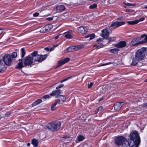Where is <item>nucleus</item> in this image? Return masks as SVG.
<instances>
[{"mask_svg": "<svg viewBox=\"0 0 147 147\" xmlns=\"http://www.w3.org/2000/svg\"><path fill=\"white\" fill-rule=\"evenodd\" d=\"M132 142H134L135 147H138L140 142V137L137 131H135L131 132L130 135L129 139Z\"/></svg>", "mask_w": 147, "mask_h": 147, "instance_id": "1", "label": "nucleus"}, {"mask_svg": "<svg viewBox=\"0 0 147 147\" xmlns=\"http://www.w3.org/2000/svg\"><path fill=\"white\" fill-rule=\"evenodd\" d=\"M61 123L58 121H53L49 123L47 125V128L52 131H57L60 128Z\"/></svg>", "mask_w": 147, "mask_h": 147, "instance_id": "2", "label": "nucleus"}, {"mask_svg": "<svg viewBox=\"0 0 147 147\" xmlns=\"http://www.w3.org/2000/svg\"><path fill=\"white\" fill-rule=\"evenodd\" d=\"M35 64L36 62H40L45 60L47 57V55H39L37 51H34L32 53Z\"/></svg>", "mask_w": 147, "mask_h": 147, "instance_id": "3", "label": "nucleus"}, {"mask_svg": "<svg viewBox=\"0 0 147 147\" xmlns=\"http://www.w3.org/2000/svg\"><path fill=\"white\" fill-rule=\"evenodd\" d=\"M146 49L144 48H142L139 49L136 52L135 57L136 58L140 61L143 59L145 56Z\"/></svg>", "mask_w": 147, "mask_h": 147, "instance_id": "4", "label": "nucleus"}, {"mask_svg": "<svg viewBox=\"0 0 147 147\" xmlns=\"http://www.w3.org/2000/svg\"><path fill=\"white\" fill-rule=\"evenodd\" d=\"M32 55H33L32 53L31 54L25 57L24 62L25 65H30L31 66L32 65H34L35 64L33 57Z\"/></svg>", "mask_w": 147, "mask_h": 147, "instance_id": "5", "label": "nucleus"}, {"mask_svg": "<svg viewBox=\"0 0 147 147\" xmlns=\"http://www.w3.org/2000/svg\"><path fill=\"white\" fill-rule=\"evenodd\" d=\"M3 60L4 63L7 65H9L12 62V59L11 55L7 54L3 57Z\"/></svg>", "mask_w": 147, "mask_h": 147, "instance_id": "6", "label": "nucleus"}, {"mask_svg": "<svg viewBox=\"0 0 147 147\" xmlns=\"http://www.w3.org/2000/svg\"><path fill=\"white\" fill-rule=\"evenodd\" d=\"M125 140V138L124 137L122 136H119L115 139V143L116 145L120 146L122 145Z\"/></svg>", "mask_w": 147, "mask_h": 147, "instance_id": "7", "label": "nucleus"}, {"mask_svg": "<svg viewBox=\"0 0 147 147\" xmlns=\"http://www.w3.org/2000/svg\"><path fill=\"white\" fill-rule=\"evenodd\" d=\"M134 142H132L129 140H125L124 142L122 144L123 147H132L134 145Z\"/></svg>", "mask_w": 147, "mask_h": 147, "instance_id": "8", "label": "nucleus"}, {"mask_svg": "<svg viewBox=\"0 0 147 147\" xmlns=\"http://www.w3.org/2000/svg\"><path fill=\"white\" fill-rule=\"evenodd\" d=\"M53 28V26L51 24H49L45 26L41 29L40 32L41 33H45L49 31Z\"/></svg>", "mask_w": 147, "mask_h": 147, "instance_id": "9", "label": "nucleus"}, {"mask_svg": "<svg viewBox=\"0 0 147 147\" xmlns=\"http://www.w3.org/2000/svg\"><path fill=\"white\" fill-rule=\"evenodd\" d=\"M125 24L123 21L115 22L112 23L110 27H112L113 28H116Z\"/></svg>", "mask_w": 147, "mask_h": 147, "instance_id": "10", "label": "nucleus"}, {"mask_svg": "<svg viewBox=\"0 0 147 147\" xmlns=\"http://www.w3.org/2000/svg\"><path fill=\"white\" fill-rule=\"evenodd\" d=\"M109 28H106L101 31L102 34L100 35L105 38H107L109 35V33L108 31Z\"/></svg>", "mask_w": 147, "mask_h": 147, "instance_id": "11", "label": "nucleus"}, {"mask_svg": "<svg viewBox=\"0 0 147 147\" xmlns=\"http://www.w3.org/2000/svg\"><path fill=\"white\" fill-rule=\"evenodd\" d=\"M69 60L70 59L69 58H67L59 60L57 62V67H58L64 64L65 63L68 62Z\"/></svg>", "mask_w": 147, "mask_h": 147, "instance_id": "12", "label": "nucleus"}, {"mask_svg": "<svg viewBox=\"0 0 147 147\" xmlns=\"http://www.w3.org/2000/svg\"><path fill=\"white\" fill-rule=\"evenodd\" d=\"M66 99L65 97L63 96L60 95L58 96L56 102L59 104H61L64 102Z\"/></svg>", "mask_w": 147, "mask_h": 147, "instance_id": "13", "label": "nucleus"}, {"mask_svg": "<svg viewBox=\"0 0 147 147\" xmlns=\"http://www.w3.org/2000/svg\"><path fill=\"white\" fill-rule=\"evenodd\" d=\"M79 32L82 34H85L87 32V29L86 27L83 26H80L78 29Z\"/></svg>", "mask_w": 147, "mask_h": 147, "instance_id": "14", "label": "nucleus"}, {"mask_svg": "<svg viewBox=\"0 0 147 147\" xmlns=\"http://www.w3.org/2000/svg\"><path fill=\"white\" fill-rule=\"evenodd\" d=\"M72 34V31L71 30L67 31L64 33L65 34V37L68 39H71L73 37Z\"/></svg>", "mask_w": 147, "mask_h": 147, "instance_id": "15", "label": "nucleus"}, {"mask_svg": "<svg viewBox=\"0 0 147 147\" xmlns=\"http://www.w3.org/2000/svg\"><path fill=\"white\" fill-rule=\"evenodd\" d=\"M84 45L73 46H72L73 51H76L80 50L84 48Z\"/></svg>", "mask_w": 147, "mask_h": 147, "instance_id": "16", "label": "nucleus"}, {"mask_svg": "<svg viewBox=\"0 0 147 147\" xmlns=\"http://www.w3.org/2000/svg\"><path fill=\"white\" fill-rule=\"evenodd\" d=\"M126 43L124 41H121L115 45V46L117 48H122L125 46Z\"/></svg>", "mask_w": 147, "mask_h": 147, "instance_id": "17", "label": "nucleus"}, {"mask_svg": "<svg viewBox=\"0 0 147 147\" xmlns=\"http://www.w3.org/2000/svg\"><path fill=\"white\" fill-rule=\"evenodd\" d=\"M56 10L57 12H61L65 9V7L63 5L58 6L56 8Z\"/></svg>", "mask_w": 147, "mask_h": 147, "instance_id": "18", "label": "nucleus"}, {"mask_svg": "<svg viewBox=\"0 0 147 147\" xmlns=\"http://www.w3.org/2000/svg\"><path fill=\"white\" fill-rule=\"evenodd\" d=\"M60 91L59 90H56L54 91H53L50 94L51 96H57L59 95L60 94Z\"/></svg>", "mask_w": 147, "mask_h": 147, "instance_id": "19", "label": "nucleus"}, {"mask_svg": "<svg viewBox=\"0 0 147 147\" xmlns=\"http://www.w3.org/2000/svg\"><path fill=\"white\" fill-rule=\"evenodd\" d=\"M123 103L117 102L114 105V108L115 110L116 111L119 110L122 107L121 104Z\"/></svg>", "mask_w": 147, "mask_h": 147, "instance_id": "20", "label": "nucleus"}, {"mask_svg": "<svg viewBox=\"0 0 147 147\" xmlns=\"http://www.w3.org/2000/svg\"><path fill=\"white\" fill-rule=\"evenodd\" d=\"M140 61L139 59L136 58V57L133 59L132 63L131 64V65L135 66L136 65L139 61Z\"/></svg>", "mask_w": 147, "mask_h": 147, "instance_id": "21", "label": "nucleus"}, {"mask_svg": "<svg viewBox=\"0 0 147 147\" xmlns=\"http://www.w3.org/2000/svg\"><path fill=\"white\" fill-rule=\"evenodd\" d=\"M19 62L18 64V65L16 67V68L20 69L24 67L23 65L22 60L19 59L18 60Z\"/></svg>", "mask_w": 147, "mask_h": 147, "instance_id": "22", "label": "nucleus"}, {"mask_svg": "<svg viewBox=\"0 0 147 147\" xmlns=\"http://www.w3.org/2000/svg\"><path fill=\"white\" fill-rule=\"evenodd\" d=\"M94 34H91L88 35L86 36L85 37L86 38H88V40H90L94 38Z\"/></svg>", "mask_w": 147, "mask_h": 147, "instance_id": "23", "label": "nucleus"}, {"mask_svg": "<svg viewBox=\"0 0 147 147\" xmlns=\"http://www.w3.org/2000/svg\"><path fill=\"white\" fill-rule=\"evenodd\" d=\"M32 143L35 147H37L38 144V140L36 139H33L32 140Z\"/></svg>", "mask_w": 147, "mask_h": 147, "instance_id": "24", "label": "nucleus"}, {"mask_svg": "<svg viewBox=\"0 0 147 147\" xmlns=\"http://www.w3.org/2000/svg\"><path fill=\"white\" fill-rule=\"evenodd\" d=\"M41 102L42 100L41 99H39L37 100L32 104V107L35 106L38 104H39Z\"/></svg>", "mask_w": 147, "mask_h": 147, "instance_id": "25", "label": "nucleus"}, {"mask_svg": "<svg viewBox=\"0 0 147 147\" xmlns=\"http://www.w3.org/2000/svg\"><path fill=\"white\" fill-rule=\"evenodd\" d=\"M127 23L130 25H134L138 23V21L135 20L133 21H128Z\"/></svg>", "mask_w": 147, "mask_h": 147, "instance_id": "26", "label": "nucleus"}, {"mask_svg": "<svg viewBox=\"0 0 147 147\" xmlns=\"http://www.w3.org/2000/svg\"><path fill=\"white\" fill-rule=\"evenodd\" d=\"M21 57L23 58L25 56L26 54V52L24 49V48H22L21 49Z\"/></svg>", "mask_w": 147, "mask_h": 147, "instance_id": "27", "label": "nucleus"}, {"mask_svg": "<svg viewBox=\"0 0 147 147\" xmlns=\"http://www.w3.org/2000/svg\"><path fill=\"white\" fill-rule=\"evenodd\" d=\"M77 138L79 141H81L83 140L85 138L83 136L80 135L78 136Z\"/></svg>", "mask_w": 147, "mask_h": 147, "instance_id": "28", "label": "nucleus"}, {"mask_svg": "<svg viewBox=\"0 0 147 147\" xmlns=\"http://www.w3.org/2000/svg\"><path fill=\"white\" fill-rule=\"evenodd\" d=\"M57 104V103L56 102H55L51 106V110L52 111H54L56 109V108L55 107V106Z\"/></svg>", "mask_w": 147, "mask_h": 147, "instance_id": "29", "label": "nucleus"}, {"mask_svg": "<svg viewBox=\"0 0 147 147\" xmlns=\"http://www.w3.org/2000/svg\"><path fill=\"white\" fill-rule=\"evenodd\" d=\"M109 0H103L102 1V3L105 5H108L109 2Z\"/></svg>", "mask_w": 147, "mask_h": 147, "instance_id": "30", "label": "nucleus"}, {"mask_svg": "<svg viewBox=\"0 0 147 147\" xmlns=\"http://www.w3.org/2000/svg\"><path fill=\"white\" fill-rule=\"evenodd\" d=\"M119 50V49L118 48H115L112 49L110 50V51L111 53H115L116 52L118 51Z\"/></svg>", "mask_w": 147, "mask_h": 147, "instance_id": "31", "label": "nucleus"}, {"mask_svg": "<svg viewBox=\"0 0 147 147\" xmlns=\"http://www.w3.org/2000/svg\"><path fill=\"white\" fill-rule=\"evenodd\" d=\"M66 51L68 53L73 52V51L72 46H70L67 48L66 49Z\"/></svg>", "mask_w": 147, "mask_h": 147, "instance_id": "32", "label": "nucleus"}, {"mask_svg": "<svg viewBox=\"0 0 147 147\" xmlns=\"http://www.w3.org/2000/svg\"><path fill=\"white\" fill-rule=\"evenodd\" d=\"M97 7V4H96L94 3L93 4V5H90L89 7L90 9H93Z\"/></svg>", "mask_w": 147, "mask_h": 147, "instance_id": "33", "label": "nucleus"}, {"mask_svg": "<svg viewBox=\"0 0 147 147\" xmlns=\"http://www.w3.org/2000/svg\"><path fill=\"white\" fill-rule=\"evenodd\" d=\"M12 58H15L17 56V53L16 52H14L11 55Z\"/></svg>", "mask_w": 147, "mask_h": 147, "instance_id": "34", "label": "nucleus"}, {"mask_svg": "<svg viewBox=\"0 0 147 147\" xmlns=\"http://www.w3.org/2000/svg\"><path fill=\"white\" fill-rule=\"evenodd\" d=\"M107 39L108 40L109 42H110L111 41H114L115 40V38H110V37H107Z\"/></svg>", "mask_w": 147, "mask_h": 147, "instance_id": "35", "label": "nucleus"}, {"mask_svg": "<svg viewBox=\"0 0 147 147\" xmlns=\"http://www.w3.org/2000/svg\"><path fill=\"white\" fill-rule=\"evenodd\" d=\"M123 3L125 5L128 6H135V4H133L129 3Z\"/></svg>", "mask_w": 147, "mask_h": 147, "instance_id": "36", "label": "nucleus"}, {"mask_svg": "<svg viewBox=\"0 0 147 147\" xmlns=\"http://www.w3.org/2000/svg\"><path fill=\"white\" fill-rule=\"evenodd\" d=\"M103 47L102 45H101V46L100 45H93V47H96L97 49H98L101 48L102 47Z\"/></svg>", "mask_w": 147, "mask_h": 147, "instance_id": "37", "label": "nucleus"}, {"mask_svg": "<svg viewBox=\"0 0 147 147\" xmlns=\"http://www.w3.org/2000/svg\"><path fill=\"white\" fill-rule=\"evenodd\" d=\"M49 95H46L42 97V99L43 100H45L47 98H49Z\"/></svg>", "mask_w": 147, "mask_h": 147, "instance_id": "38", "label": "nucleus"}, {"mask_svg": "<svg viewBox=\"0 0 147 147\" xmlns=\"http://www.w3.org/2000/svg\"><path fill=\"white\" fill-rule=\"evenodd\" d=\"M71 77H69L68 78H67L64 79V80H63L61 81L60 82V83H62L63 82H65L67 80H68V79L71 78Z\"/></svg>", "mask_w": 147, "mask_h": 147, "instance_id": "39", "label": "nucleus"}, {"mask_svg": "<svg viewBox=\"0 0 147 147\" xmlns=\"http://www.w3.org/2000/svg\"><path fill=\"white\" fill-rule=\"evenodd\" d=\"M145 19L144 18V17H142L140 18L138 20H137L138 21V23L140 21H143Z\"/></svg>", "mask_w": 147, "mask_h": 147, "instance_id": "40", "label": "nucleus"}, {"mask_svg": "<svg viewBox=\"0 0 147 147\" xmlns=\"http://www.w3.org/2000/svg\"><path fill=\"white\" fill-rule=\"evenodd\" d=\"M1 60H0V73L2 72L3 71V70L1 66H2L1 65Z\"/></svg>", "mask_w": 147, "mask_h": 147, "instance_id": "41", "label": "nucleus"}, {"mask_svg": "<svg viewBox=\"0 0 147 147\" xmlns=\"http://www.w3.org/2000/svg\"><path fill=\"white\" fill-rule=\"evenodd\" d=\"M103 40V38H99L97 40V42L98 43H100V42H101Z\"/></svg>", "mask_w": 147, "mask_h": 147, "instance_id": "42", "label": "nucleus"}, {"mask_svg": "<svg viewBox=\"0 0 147 147\" xmlns=\"http://www.w3.org/2000/svg\"><path fill=\"white\" fill-rule=\"evenodd\" d=\"M93 83L92 82H91L90 84H88V88H90L93 85Z\"/></svg>", "mask_w": 147, "mask_h": 147, "instance_id": "43", "label": "nucleus"}, {"mask_svg": "<svg viewBox=\"0 0 147 147\" xmlns=\"http://www.w3.org/2000/svg\"><path fill=\"white\" fill-rule=\"evenodd\" d=\"M64 86V85L63 84H61L59 85L58 86L56 87V89H58L63 87Z\"/></svg>", "mask_w": 147, "mask_h": 147, "instance_id": "44", "label": "nucleus"}, {"mask_svg": "<svg viewBox=\"0 0 147 147\" xmlns=\"http://www.w3.org/2000/svg\"><path fill=\"white\" fill-rule=\"evenodd\" d=\"M53 17H49L46 18V19L49 21H51L53 20Z\"/></svg>", "mask_w": 147, "mask_h": 147, "instance_id": "45", "label": "nucleus"}, {"mask_svg": "<svg viewBox=\"0 0 147 147\" xmlns=\"http://www.w3.org/2000/svg\"><path fill=\"white\" fill-rule=\"evenodd\" d=\"M39 15V13H38L36 12L34 13L33 15L34 17H37Z\"/></svg>", "mask_w": 147, "mask_h": 147, "instance_id": "46", "label": "nucleus"}, {"mask_svg": "<svg viewBox=\"0 0 147 147\" xmlns=\"http://www.w3.org/2000/svg\"><path fill=\"white\" fill-rule=\"evenodd\" d=\"M102 107H99L97 109V111L96 113H97L99 111H100L102 109Z\"/></svg>", "mask_w": 147, "mask_h": 147, "instance_id": "47", "label": "nucleus"}, {"mask_svg": "<svg viewBox=\"0 0 147 147\" xmlns=\"http://www.w3.org/2000/svg\"><path fill=\"white\" fill-rule=\"evenodd\" d=\"M142 106L144 107H147V103L143 104L142 105Z\"/></svg>", "mask_w": 147, "mask_h": 147, "instance_id": "48", "label": "nucleus"}, {"mask_svg": "<svg viewBox=\"0 0 147 147\" xmlns=\"http://www.w3.org/2000/svg\"><path fill=\"white\" fill-rule=\"evenodd\" d=\"M111 63H104V64H102L101 65H100L101 66H105V65H109V64H111Z\"/></svg>", "mask_w": 147, "mask_h": 147, "instance_id": "49", "label": "nucleus"}, {"mask_svg": "<svg viewBox=\"0 0 147 147\" xmlns=\"http://www.w3.org/2000/svg\"><path fill=\"white\" fill-rule=\"evenodd\" d=\"M61 34H59V35H58L56 36L54 38H55V39H57V38H58L59 37V36L60 35H61Z\"/></svg>", "mask_w": 147, "mask_h": 147, "instance_id": "50", "label": "nucleus"}, {"mask_svg": "<svg viewBox=\"0 0 147 147\" xmlns=\"http://www.w3.org/2000/svg\"><path fill=\"white\" fill-rule=\"evenodd\" d=\"M122 18H123L122 16H120L117 18V20H122Z\"/></svg>", "mask_w": 147, "mask_h": 147, "instance_id": "51", "label": "nucleus"}, {"mask_svg": "<svg viewBox=\"0 0 147 147\" xmlns=\"http://www.w3.org/2000/svg\"><path fill=\"white\" fill-rule=\"evenodd\" d=\"M10 114V113H7L5 114V117L8 116Z\"/></svg>", "mask_w": 147, "mask_h": 147, "instance_id": "52", "label": "nucleus"}, {"mask_svg": "<svg viewBox=\"0 0 147 147\" xmlns=\"http://www.w3.org/2000/svg\"><path fill=\"white\" fill-rule=\"evenodd\" d=\"M3 30L0 29V35L3 32Z\"/></svg>", "mask_w": 147, "mask_h": 147, "instance_id": "53", "label": "nucleus"}, {"mask_svg": "<svg viewBox=\"0 0 147 147\" xmlns=\"http://www.w3.org/2000/svg\"><path fill=\"white\" fill-rule=\"evenodd\" d=\"M30 143H28L27 144V146H30Z\"/></svg>", "mask_w": 147, "mask_h": 147, "instance_id": "54", "label": "nucleus"}, {"mask_svg": "<svg viewBox=\"0 0 147 147\" xmlns=\"http://www.w3.org/2000/svg\"><path fill=\"white\" fill-rule=\"evenodd\" d=\"M45 49L47 50V51H49V49L48 48H45Z\"/></svg>", "mask_w": 147, "mask_h": 147, "instance_id": "55", "label": "nucleus"}, {"mask_svg": "<svg viewBox=\"0 0 147 147\" xmlns=\"http://www.w3.org/2000/svg\"><path fill=\"white\" fill-rule=\"evenodd\" d=\"M144 8H145V9H147V6H145V7H144Z\"/></svg>", "mask_w": 147, "mask_h": 147, "instance_id": "56", "label": "nucleus"}, {"mask_svg": "<svg viewBox=\"0 0 147 147\" xmlns=\"http://www.w3.org/2000/svg\"><path fill=\"white\" fill-rule=\"evenodd\" d=\"M100 100H99V101H100Z\"/></svg>", "mask_w": 147, "mask_h": 147, "instance_id": "57", "label": "nucleus"}]
</instances>
